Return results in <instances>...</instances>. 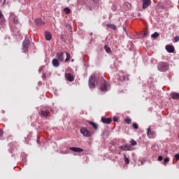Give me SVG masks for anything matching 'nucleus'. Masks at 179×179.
Wrapping results in <instances>:
<instances>
[{
    "instance_id": "nucleus-43",
    "label": "nucleus",
    "mask_w": 179,
    "mask_h": 179,
    "mask_svg": "<svg viewBox=\"0 0 179 179\" xmlns=\"http://www.w3.org/2000/svg\"><path fill=\"white\" fill-rule=\"evenodd\" d=\"M2 113H5V111L2 110Z\"/></svg>"
},
{
    "instance_id": "nucleus-41",
    "label": "nucleus",
    "mask_w": 179,
    "mask_h": 179,
    "mask_svg": "<svg viewBox=\"0 0 179 179\" xmlns=\"http://www.w3.org/2000/svg\"><path fill=\"white\" fill-rule=\"evenodd\" d=\"M126 5H131V4H129V3H126Z\"/></svg>"
},
{
    "instance_id": "nucleus-39",
    "label": "nucleus",
    "mask_w": 179,
    "mask_h": 179,
    "mask_svg": "<svg viewBox=\"0 0 179 179\" xmlns=\"http://www.w3.org/2000/svg\"><path fill=\"white\" fill-rule=\"evenodd\" d=\"M123 30H124V31H127V27H123Z\"/></svg>"
},
{
    "instance_id": "nucleus-25",
    "label": "nucleus",
    "mask_w": 179,
    "mask_h": 179,
    "mask_svg": "<svg viewBox=\"0 0 179 179\" xmlns=\"http://www.w3.org/2000/svg\"><path fill=\"white\" fill-rule=\"evenodd\" d=\"M64 12H65V13L66 15H68V14L71 13V8L66 7L64 8Z\"/></svg>"
},
{
    "instance_id": "nucleus-23",
    "label": "nucleus",
    "mask_w": 179,
    "mask_h": 179,
    "mask_svg": "<svg viewBox=\"0 0 179 179\" xmlns=\"http://www.w3.org/2000/svg\"><path fill=\"white\" fill-rule=\"evenodd\" d=\"M159 36L160 34L158 32H155L151 35V37L152 38H157V37H159Z\"/></svg>"
},
{
    "instance_id": "nucleus-3",
    "label": "nucleus",
    "mask_w": 179,
    "mask_h": 179,
    "mask_svg": "<svg viewBox=\"0 0 179 179\" xmlns=\"http://www.w3.org/2000/svg\"><path fill=\"white\" fill-rule=\"evenodd\" d=\"M30 45V40L25 39L22 43V52H26L29 50V46Z\"/></svg>"
},
{
    "instance_id": "nucleus-21",
    "label": "nucleus",
    "mask_w": 179,
    "mask_h": 179,
    "mask_svg": "<svg viewBox=\"0 0 179 179\" xmlns=\"http://www.w3.org/2000/svg\"><path fill=\"white\" fill-rule=\"evenodd\" d=\"M90 125H92L94 129L96 131V129H99V125L96 124L94 122L90 121L89 122Z\"/></svg>"
},
{
    "instance_id": "nucleus-1",
    "label": "nucleus",
    "mask_w": 179,
    "mask_h": 179,
    "mask_svg": "<svg viewBox=\"0 0 179 179\" xmlns=\"http://www.w3.org/2000/svg\"><path fill=\"white\" fill-rule=\"evenodd\" d=\"M157 69L160 72H166L169 69V64L164 62H160L157 64Z\"/></svg>"
},
{
    "instance_id": "nucleus-4",
    "label": "nucleus",
    "mask_w": 179,
    "mask_h": 179,
    "mask_svg": "<svg viewBox=\"0 0 179 179\" xmlns=\"http://www.w3.org/2000/svg\"><path fill=\"white\" fill-rule=\"evenodd\" d=\"M147 136L150 139H155V138H156V132L154 130L150 129V126L147 129Z\"/></svg>"
},
{
    "instance_id": "nucleus-30",
    "label": "nucleus",
    "mask_w": 179,
    "mask_h": 179,
    "mask_svg": "<svg viewBox=\"0 0 179 179\" xmlns=\"http://www.w3.org/2000/svg\"><path fill=\"white\" fill-rule=\"evenodd\" d=\"M124 122H126L127 124H131L132 122V120L131 119H125L124 120Z\"/></svg>"
},
{
    "instance_id": "nucleus-8",
    "label": "nucleus",
    "mask_w": 179,
    "mask_h": 179,
    "mask_svg": "<svg viewBox=\"0 0 179 179\" xmlns=\"http://www.w3.org/2000/svg\"><path fill=\"white\" fill-rule=\"evenodd\" d=\"M120 149L124 151L134 150V148H132V147L129 144L122 145L120 147Z\"/></svg>"
},
{
    "instance_id": "nucleus-20",
    "label": "nucleus",
    "mask_w": 179,
    "mask_h": 179,
    "mask_svg": "<svg viewBox=\"0 0 179 179\" xmlns=\"http://www.w3.org/2000/svg\"><path fill=\"white\" fill-rule=\"evenodd\" d=\"M5 23V17L3 16V14L0 10V24H3Z\"/></svg>"
},
{
    "instance_id": "nucleus-11",
    "label": "nucleus",
    "mask_w": 179,
    "mask_h": 179,
    "mask_svg": "<svg viewBox=\"0 0 179 179\" xmlns=\"http://www.w3.org/2000/svg\"><path fill=\"white\" fill-rule=\"evenodd\" d=\"M56 58L57 61L62 62L64 61V52H58L56 55Z\"/></svg>"
},
{
    "instance_id": "nucleus-13",
    "label": "nucleus",
    "mask_w": 179,
    "mask_h": 179,
    "mask_svg": "<svg viewBox=\"0 0 179 179\" xmlns=\"http://www.w3.org/2000/svg\"><path fill=\"white\" fill-rule=\"evenodd\" d=\"M65 78L66 79H67V80L69 82H73V80H75V78L73 77V76L71 73H66L65 75Z\"/></svg>"
},
{
    "instance_id": "nucleus-19",
    "label": "nucleus",
    "mask_w": 179,
    "mask_h": 179,
    "mask_svg": "<svg viewBox=\"0 0 179 179\" xmlns=\"http://www.w3.org/2000/svg\"><path fill=\"white\" fill-rule=\"evenodd\" d=\"M69 149L72 150V152H83V149L78 147H70Z\"/></svg>"
},
{
    "instance_id": "nucleus-16",
    "label": "nucleus",
    "mask_w": 179,
    "mask_h": 179,
    "mask_svg": "<svg viewBox=\"0 0 179 179\" xmlns=\"http://www.w3.org/2000/svg\"><path fill=\"white\" fill-rule=\"evenodd\" d=\"M45 38L48 41H50V40H51V38H52V35H51V33L50 31L45 32Z\"/></svg>"
},
{
    "instance_id": "nucleus-38",
    "label": "nucleus",
    "mask_w": 179,
    "mask_h": 179,
    "mask_svg": "<svg viewBox=\"0 0 179 179\" xmlns=\"http://www.w3.org/2000/svg\"><path fill=\"white\" fill-rule=\"evenodd\" d=\"M143 36H148V32H147V31H145V32L143 33Z\"/></svg>"
},
{
    "instance_id": "nucleus-6",
    "label": "nucleus",
    "mask_w": 179,
    "mask_h": 179,
    "mask_svg": "<svg viewBox=\"0 0 179 179\" xmlns=\"http://www.w3.org/2000/svg\"><path fill=\"white\" fill-rule=\"evenodd\" d=\"M80 134H82V135H83V136H85V138H90V136H91L90 134V131H89L87 130V129H85L83 128L80 130Z\"/></svg>"
},
{
    "instance_id": "nucleus-15",
    "label": "nucleus",
    "mask_w": 179,
    "mask_h": 179,
    "mask_svg": "<svg viewBox=\"0 0 179 179\" xmlns=\"http://www.w3.org/2000/svg\"><path fill=\"white\" fill-rule=\"evenodd\" d=\"M171 96L173 100H179V93L177 92H171Z\"/></svg>"
},
{
    "instance_id": "nucleus-46",
    "label": "nucleus",
    "mask_w": 179,
    "mask_h": 179,
    "mask_svg": "<svg viewBox=\"0 0 179 179\" xmlns=\"http://www.w3.org/2000/svg\"><path fill=\"white\" fill-rule=\"evenodd\" d=\"M94 1H97V0H94Z\"/></svg>"
},
{
    "instance_id": "nucleus-14",
    "label": "nucleus",
    "mask_w": 179,
    "mask_h": 179,
    "mask_svg": "<svg viewBox=\"0 0 179 179\" xmlns=\"http://www.w3.org/2000/svg\"><path fill=\"white\" fill-rule=\"evenodd\" d=\"M150 5V0H143V9H146Z\"/></svg>"
},
{
    "instance_id": "nucleus-34",
    "label": "nucleus",
    "mask_w": 179,
    "mask_h": 179,
    "mask_svg": "<svg viewBox=\"0 0 179 179\" xmlns=\"http://www.w3.org/2000/svg\"><path fill=\"white\" fill-rule=\"evenodd\" d=\"M169 162H170V158H169V157H166V158L164 159V164H166V163H169Z\"/></svg>"
},
{
    "instance_id": "nucleus-9",
    "label": "nucleus",
    "mask_w": 179,
    "mask_h": 179,
    "mask_svg": "<svg viewBox=\"0 0 179 179\" xmlns=\"http://www.w3.org/2000/svg\"><path fill=\"white\" fill-rule=\"evenodd\" d=\"M165 48H166L167 52H169L170 54H173V52H174V51H176V49L171 45H166Z\"/></svg>"
},
{
    "instance_id": "nucleus-32",
    "label": "nucleus",
    "mask_w": 179,
    "mask_h": 179,
    "mask_svg": "<svg viewBox=\"0 0 179 179\" xmlns=\"http://www.w3.org/2000/svg\"><path fill=\"white\" fill-rule=\"evenodd\" d=\"M133 128H134V129H138L139 128V127L138 126V124L134 123Z\"/></svg>"
},
{
    "instance_id": "nucleus-37",
    "label": "nucleus",
    "mask_w": 179,
    "mask_h": 179,
    "mask_svg": "<svg viewBox=\"0 0 179 179\" xmlns=\"http://www.w3.org/2000/svg\"><path fill=\"white\" fill-rule=\"evenodd\" d=\"M44 66H41L38 69V72H40L41 71H43Z\"/></svg>"
},
{
    "instance_id": "nucleus-17",
    "label": "nucleus",
    "mask_w": 179,
    "mask_h": 179,
    "mask_svg": "<svg viewBox=\"0 0 179 179\" xmlns=\"http://www.w3.org/2000/svg\"><path fill=\"white\" fill-rule=\"evenodd\" d=\"M35 24H36V26H43L44 25V22H43V20L38 18L35 20Z\"/></svg>"
},
{
    "instance_id": "nucleus-22",
    "label": "nucleus",
    "mask_w": 179,
    "mask_h": 179,
    "mask_svg": "<svg viewBox=\"0 0 179 179\" xmlns=\"http://www.w3.org/2000/svg\"><path fill=\"white\" fill-rule=\"evenodd\" d=\"M107 27H109V29H112L113 30H117V26L113 24H107Z\"/></svg>"
},
{
    "instance_id": "nucleus-40",
    "label": "nucleus",
    "mask_w": 179,
    "mask_h": 179,
    "mask_svg": "<svg viewBox=\"0 0 179 179\" xmlns=\"http://www.w3.org/2000/svg\"><path fill=\"white\" fill-rule=\"evenodd\" d=\"M3 5H6V1L3 0Z\"/></svg>"
},
{
    "instance_id": "nucleus-12",
    "label": "nucleus",
    "mask_w": 179,
    "mask_h": 179,
    "mask_svg": "<svg viewBox=\"0 0 179 179\" xmlns=\"http://www.w3.org/2000/svg\"><path fill=\"white\" fill-rule=\"evenodd\" d=\"M101 122H103V124H108L110 122H112L113 119H111V117H108V118L101 117Z\"/></svg>"
},
{
    "instance_id": "nucleus-7",
    "label": "nucleus",
    "mask_w": 179,
    "mask_h": 179,
    "mask_svg": "<svg viewBox=\"0 0 179 179\" xmlns=\"http://www.w3.org/2000/svg\"><path fill=\"white\" fill-rule=\"evenodd\" d=\"M48 114H50V110H48V109H42L39 111L40 116L45 117V118L48 117Z\"/></svg>"
},
{
    "instance_id": "nucleus-44",
    "label": "nucleus",
    "mask_w": 179,
    "mask_h": 179,
    "mask_svg": "<svg viewBox=\"0 0 179 179\" xmlns=\"http://www.w3.org/2000/svg\"><path fill=\"white\" fill-rule=\"evenodd\" d=\"M51 112L52 113V110H51Z\"/></svg>"
},
{
    "instance_id": "nucleus-26",
    "label": "nucleus",
    "mask_w": 179,
    "mask_h": 179,
    "mask_svg": "<svg viewBox=\"0 0 179 179\" xmlns=\"http://www.w3.org/2000/svg\"><path fill=\"white\" fill-rule=\"evenodd\" d=\"M124 163H126V164H129V158L127 157L126 155H124Z\"/></svg>"
},
{
    "instance_id": "nucleus-33",
    "label": "nucleus",
    "mask_w": 179,
    "mask_h": 179,
    "mask_svg": "<svg viewBox=\"0 0 179 179\" xmlns=\"http://www.w3.org/2000/svg\"><path fill=\"white\" fill-rule=\"evenodd\" d=\"M0 139H3V131L0 129Z\"/></svg>"
},
{
    "instance_id": "nucleus-2",
    "label": "nucleus",
    "mask_w": 179,
    "mask_h": 179,
    "mask_svg": "<svg viewBox=\"0 0 179 179\" xmlns=\"http://www.w3.org/2000/svg\"><path fill=\"white\" fill-rule=\"evenodd\" d=\"M88 85L90 89H94L96 87V77L94 76L90 77Z\"/></svg>"
},
{
    "instance_id": "nucleus-42",
    "label": "nucleus",
    "mask_w": 179,
    "mask_h": 179,
    "mask_svg": "<svg viewBox=\"0 0 179 179\" xmlns=\"http://www.w3.org/2000/svg\"><path fill=\"white\" fill-rule=\"evenodd\" d=\"M152 148H156V145H153Z\"/></svg>"
},
{
    "instance_id": "nucleus-10",
    "label": "nucleus",
    "mask_w": 179,
    "mask_h": 179,
    "mask_svg": "<svg viewBox=\"0 0 179 179\" xmlns=\"http://www.w3.org/2000/svg\"><path fill=\"white\" fill-rule=\"evenodd\" d=\"M100 90L101 92H107L108 90L107 89V81L103 80V82L102 83V84L101 85L100 87Z\"/></svg>"
},
{
    "instance_id": "nucleus-45",
    "label": "nucleus",
    "mask_w": 179,
    "mask_h": 179,
    "mask_svg": "<svg viewBox=\"0 0 179 179\" xmlns=\"http://www.w3.org/2000/svg\"><path fill=\"white\" fill-rule=\"evenodd\" d=\"M25 141H27L26 138H25Z\"/></svg>"
},
{
    "instance_id": "nucleus-24",
    "label": "nucleus",
    "mask_w": 179,
    "mask_h": 179,
    "mask_svg": "<svg viewBox=\"0 0 179 179\" xmlns=\"http://www.w3.org/2000/svg\"><path fill=\"white\" fill-rule=\"evenodd\" d=\"M104 50L108 54H110V52H111V48H110V47L107 45L104 46Z\"/></svg>"
},
{
    "instance_id": "nucleus-31",
    "label": "nucleus",
    "mask_w": 179,
    "mask_h": 179,
    "mask_svg": "<svg viewBox=\"0 0 179 179\" xmlns=\"http://www.w3.org/2000/svg\"><path fill=\"white\" fill-rule=\"evenodd\" d=\"M178 41H179V36H175L173 43H178Z\"/></svg>"
},
{
    "instance_id": "nucleus-18",
    "label": "nucleus",
    "mask_w": 179,
    "mask_h": 179,
    "mask_svg": "<svg viewBox=\"0 0 179 179\" xmlns=\"http://www.w3.org/2000/svg\"><path fill=\"white\" fill-rule=\"evenodd\" d=\"M52 64L53 66H55V68H58V66H59V60H57V59H53L52 60Z\"/></svg>"
},
{
    "instance_id": "nucleus-27",
    "label": "nucleus",
    "mask_w": 179,
    "mask_h": 179,
    "mask_svg": "<svg viewBox=\"0 0 179 179\" xmlns=\"http://www.w3.org/2000/svg\"><path fill=\"white\" fill-rule=\"evenodd\" d=\"M130 143L132 146H136V145H138V143L134 139L130 141Z\"/></svg>"
},
{
    "instance_id": "nucleus-36",
    "label": "nucleus",
    "mask_w": 179,
    "mask_h": 179,
    "mask_svg": "<svg viewBox=\"0 0 179 179\" xmlns=\"http://www.w3.org/2000/svg\"><path fill=\"white\" fill-rule=\"evenodd\" d=\"M113 120L114 122H117L118 121V119L116 117H113Z\"/></svg>"
},
{
    "instance_id": "nucleus-5",
    "label": "nucleus",
    "mask_w": 179,
    "mask_h": 179,
    "mask_svg": "<svg viewBox=\"0 0 179 179\" xmlns=\"http://www.w3.org/2000/svg\"><path fill=\"white\" fill-rule=\"evenodd\" d=\"M117 80L120 82H124V80H129L128 76L124 72H120L118 74Z\"/></svg>"
},
{
    "instance_id": "nucleus-29",
    "label": "nucleus",
    "mask_w": 179,
    "mask_h": 179,
    "mask_svg": "<svg viewBox=\"0 0 179 179\" xmlns=\"http://www.w3.org/2000/svg\"><path fill=\"white\" fill-rule=\"evenodd\" d=\"M66 61L68 62V61H69V59H71V55L69 53L66 52Z\"/></svg>"
},
{
    "instance_id": "nucleus-35",
    "label": "nucleus",
    "mask_w": 179,
    "mask_h": 179,
    "mask_svg": "<svg viewBox=\"0 0 179 179\" xmlns=\"http://www.w3.org/2000/svg\"><path fill=\"white\" fill-rule=\"evenodd\" d=\"M162 160H163V157H162V155H159V156L158 157V161H159V162H162Z\"/></svg>"
},
{
    "instance_id": "nucleus-28",
    "label": "nucleus",
    "mask_w": 179,
    "mask_h": 179,
    "mask_svg": "<svg viewBox=\"0 0 179 179\" xmlns=\"http://www.w3.org/2000/svg\"><path fill=\"white\" fill-rule=\"evenodd\" d=\"M13 23H14L15 24H19V19H17V17H15L13 18Z\"/></svg>"
}]
</instances>
